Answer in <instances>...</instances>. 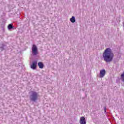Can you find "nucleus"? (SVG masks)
Returning <instances> with one entry per match:
<instances>
[{
	"label": "nucleus",
	"instance_id": "obj_9",
	"mask_svg": "<svg viewBox=\"0 0 124 124\" xmlns=\"http://www.w3.org/2000/svg\"><path fill=\"white\" fill-rule=\"evenodd\" d=\"M8 30H11V29H13V26L12 25V24H9L8 26Z\"/></svg>",
	"mask_w": 124,
	"mask_h": 124
},
{
	"label": "nucleus",
	"instance_id": "obj_3",
	"mask_svg": "<svg viewBox=\"0 0 124 124\" xmlns=\"http://www.w3.org/2000/svg\"><path fill=\"white\" fill-rule=\"evenodd\" d=\"M37 54H38L37 47L35 45H33L32 47V55H33V56H36Z\"/></svg>",
	"mask_w": 124,
	"mask_h": 124
},
{
	"label": "nucleus",
	"instance_id": "obj_8",
	"mask_svg": "<svg viewBox=\"0 0 124 124\" xmlns=\"http://www.w3.org/2000/svg\"><path fill=\"white\" fill-rule=\"evenodd\" d=\"M70 21L72 23H75V22H76V20H75V17L73 16L72 18L70 19Z\"/></svg>",
	"mask_w": 124,
	"mask_h": 124
},
{
	"label": "nucleus",
	"instance_id": "obj_2",
	"mask_svg": "<svg viewBox=\"0 0 124 124\" xmlns=\"http://www.w3.org/2000/svg\"><path fill=\"white\" fill-rule=\"evenodd\" d=\"M30 99L31 101L35 102L38 99V94L35 91H31L30 93Z\"/></svg>",
	"mask_w": 124,
	"mask_h": 124
},
{
	"label": "nucleus",
	"instance_id": "obj_4",
	"mask_svg": "<svg viewBox=\"0 0 124 124\" xmlns=\"http://www.w3.org/2000/svg\"><path fill=\"white\" fill-rule=\"evenodd\" d=\"M105 74H106V71L105 69L101 70L99 74L100 78H103L105 76Z\"/></svg>",
	"mask_w": 124,
	"mask_h": 124
},
{
	"label": "nucleus",
	"instance_id": "obj_10",
	"mask_svg": "<svg viewBox=\"0 0 124 124\" xmlns=\"http://www.w3.org/2000/svg\"><path fill=\"white\" fill-rule=\"evenodd\" d=\"M105 113H106V107H104Z\"/></svg>",
	"mask_w": 124,
	"mask_h": 124
},
{
	"label": "nucleus",
	"instance_id": "obj_6",
	"mask_svg": "<svg viewBox=\"0 0 124 124\" xmlns=\"http://www.w3.org/2000/svg\"><path fill=\"white\" fill-rule=\"evenodd\" d=\"M36 64H37V61L33 62L32 65H31V68L32 69H35L36 68Z\"/></svg>",
	"mask_w": 124,
	"mask_h": 124
},
{
	"label": "nucleus",
	"instance_id": "obj_7",
	"mask_svg": "<svg viewBox=\"0 0 124 124\" xmlns=\"http://www.w3.org/2000/svg\"><path fill=\"white\" fill-rule=\"evenodd\" d=\"M38 65L39 68H41V69L43 68V67L44 66V65L43 64V63H42V62H39L38 63Z\"/></svg>",
	"mask_w": 124,
	"mask_h": 124
},
{
	"label": "nucleus",
	"instance_id": "obj_11",
	"mask_svg": "<svg viewBox=\"0 0 124 124\" xmlns=\"http://www.w3.org/2000/svg\"><path fill=\"white\" fill-rule=\"evenodd\" d=\"M3 48V47H1V49H2Z\"/></svg>",
	"mask_w": 124,
	"mask_h": 124
},
{
	"label": "nucleus",
	"instance_id": "obj_5",
	"mask_svg": "<svg viewBox=\"0 0 124 124\" xmlns=\"http://www.w3.org/2000/svg\"><path fill=\"white\" fill-rule=\"evenodd\" d=\"M86 118H85L83 116L81 117L79 119V124H86Z\"/></svg>",
	"mask_w": 124,
	"mask_h": 124
},
{
	"label": "nucleus",
	"instance_id": "obj_1",
	"mask_svg": "<svg viewBox=\"0 0 124 124\" xmlns=\"http://www.w3.org/2000/svg\"><path fill=\"white\" fill-rule=\"evenodd\" d=\"M114 53L110 48L106 49L103 53V59L106 62H111L114 59Z\"/></svg>",
	"mask_w": 124,
	"mask_h": 124
}]
</instances>
